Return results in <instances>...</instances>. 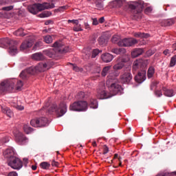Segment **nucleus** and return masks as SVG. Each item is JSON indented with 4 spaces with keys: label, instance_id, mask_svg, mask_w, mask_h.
I'll return each mask as SVG.
<instances>
[{
    "label": "nucleus",
    "instance_id": "obj_1",
    "mask_svg": "<svg viewBox=\"0 0 176 176\" xmlns=\"http://www.w3.org/2000/svg\"><path fill=\"white\" fill-rule=\"evenodd\" d=\"M148 64L149 60L148 59H137L133 62V69L134 71H137L140 68L143 69L135 76V80L137 83H142L146 79V70H145V68L148 67Z\"/></svg>",
    "mask_w": 176,
    "mask_h": 176
},
{
    "label": "nucleus",
    "instance_id": "obj_2",
    "mask_svg": "<svg viewBox=\"0 0 176 176\" xmlns=\"http://www.w3.org/2000/svg\"><path fill=\"white\" fill-rule=\"evenodd\" d=\"M54 49L46 50L43 51L44 54L50 58L56 56V53L64 54L69 52V47L65 46L61 41H56L53 44Z\"/></svg>",
    "mask_w": 176,
    "mask_h": 176
},
{
    "label": "nucleus",
    "instance_id": "obj_3",
    "mask_svg": "<svg viewBox=\"0 0 176 176\" xmlns=\"http://www.w3.org/2000/svg\"><path fill=\"white\" fill-rule=\"evenodd\" d=\"M113 43H117V45L121 47H130L134 46L136 43H138V41L133 38H125L120 39V36L118 35L113 36L111 38Z\"/></svg>",
    "mask_w": 176,
    "mask_h": 176
},
{
    "label": "nucleus",
    "instance_id": "obj_4",
    "mask_svg": "<svg viewBox=\"0 0 176 176\" xmlns=\"http://www.w3.org/2000/svg\"><path fill=\"white\" fill-rule=\"evenodd\" d=\"M16 80H4L0 82V93L5 94L6 93H12L14 90Z\"/></svg>",
    "mask_w": 176,
    "mask_h": 176
},
{
    "label": "nucleus",
    "instance_id": "obj_5",
    "mask_svg": "<svg viewBox=\"0 0 176 176\" xmlns=\"http://www.w3.org/2000/svg\"><path fill=\"white\" fill-rule=\"evenodd\" d=\"M67 104L62 102L59 104L58 107H57V104H52L48 109V113H53V112H55L58 118H61V116H64V115L67 113Z\"/></svg>",
    "mask_w": 176,
    "mask_h": 176
},
{
    "label": "nucleus",
    "instance_id": "obj_6",
    "mask_svg": "<svg viewBox=\"0 0 176 176\" xmlns=\"http://www.w3.org/2000/svg\"><path fill=\"white\" fill-rule=\"evenodd\" d=\"M147 3L142 1V0H138L137 2H132L129 4L127 3L126 6H129V9L134 10L133 12L138 14V16H141V12H142L144 8L147 6Z\"/></svg>",
    "mask_w": 176,
    "mask_h": 176
},
{
    "label": "nucleus",
    "instance_id": "obj_7",
    "mask_svg": "<svg viewBox=\"0 0 176 176\" xmlns=\"http://www.w3.org/2000/svg\"><path fill=\"white\" fill-rule=\"evenodd\" d=\"M87 102L86 101H78L74 102L69 106L70 111H76L80 112L82 111H87Z\"/></svg>",
    "mask_w": 176,
    "mask_h": 176
},
{
    "label": "nucleus",
    "instance_id": "obj_8",
    "mask_svg": "<svg viewBox=\"0 0 176 176\" xmlns=\"http://www.w3.org/2000/svg\"><path fill=\"white\" fill-rule=\"evenodd\" d=\"M97 98L99 100H104L107 98H111L112 96L105 91V84L104 82H101L99 85V87L97 90Z\"/></svg>",
    "mask_w": 176,
    "mask_h": 176
},
{
    "label": "nucleus",
    "instance_id": "obj_9",
    "mask_svg": "<svg viewBox=\"0 0 176 176\" xmlns=\"http://www.w3.org/2000/svg\"><path fill=\"white\" fill-rule=\"evenodd\" d=\"M32 127H46L49 124V120L46 118L33 119L30 121Z\"/></svg>",
    "mask_w": 176,
    "mask_h": 176
},
{
    "label": "nucleus",
    "instance_id": "obj_10",
    "mask_svg": "<svg viewBox=\"0 0 176 176\" xmlns=\"http://www.w3.org/2000/svg\"><path fill=\"white\" fill-rule=\"evenodd\" d=\"M8 165L14 170H20L23 167V162L17 157H12L8 162Z\"/></svg>",
    "mask_w": 176,
    "mask_h": 176
},
{
    "label": "nucleus",
    "instance_id": "obj_11",
    "mask_svg": "<svg viewBox=\"0 0 176 176\" xmlns=\"http://www.w3.org/2000/svg\"><path fill=\"white\" fill-rule=\"evenodd\" d=\"M36 67L34 66H32L25 70H23L19 75L21 79H28L29 75H34L36 74Z\"/></svg>",
    "mask_w": 176,
    "mask_h": 176
},
{
    "label": "nucleus",
    "instance_id": "obj_12",
    "mask_svg": "<svg viewBox=\"0 0 176 176\" xmlns=\"http://www.w3.org/2000/svg\"><path fill=\"white\" fill-rule=\"evenodd\" d=\"M53 65L50 61H47L46 63H40L37 65H36V71L37 72H45V71H47V69H50Z\"/></svg>",
    "mask_w": 176,
    "mask_h": 176
},
{
    "label": "nucleus",
    "instance_id": "obj_13",
    "mask_svg": "<svg viewBox=\"0 0 176 176\" xmlns=\"http://www.w3.org/2000/svg\"><path fill=\"white\" fill-rule=\"evenodd\" d=\"M109 89L111 93H113L112 96H116V94H122V91H123V88H122V85H119L117 82L111 83Z\"/></svg>",
    "mask_w": 176,
    "mask_h": 176
},
{
    "label": "nucleus",
    "instance_id": "obj_14",
    "mask_svg": "<svg viewBox=\"0 0 176 176\" xmlns=\"http://www.w3.org/2000/svg\"><path fill=\"white\" fill-rule=\"evenodd\" d=\"M120 80L122 83L129 85L131 80H133V74L130 71L125 72L123 74L120 76Z\"/></svg>",
    "mask_w": 176,
    "mask_h": 176
},
{
    "label": "nucleus",
    "instance_id": "obj_15",
    "mask_svg": "<svg viewBox=\"0 0 176 176\" xmlns=\"http://www.w3.org/2000/svg\"><path fill=\"white\" fill-rule=\"evenodd\" d=\"M37 8V12H42V10H46V9H54L55 8L54 3H36Z\"/></svg>",
    "mask_w": 176,
    "mask_h": 176
},
{
    "label": "nucleus",
    "instance_id": "obj_16",
    "mask_svg": "<svg viewBox=\"0 0 176 176\" xmlns=\"http://www.w3.org/2000/svg\"><path fill=\"white\" fill-rule=\"evenodd\" d=\"M15 141L18 142V144H20L21 145H23V144H25V142H28V139L21 132H18L15 135Z\"/></svg>",
    "mask_w": 176,
    "mask_h": 176
},
{
    "label": "nucleus",
    "instance_id": "obj_17",
    "mask_svg": "<svg viewBox=\"0 0 176 176\" xmlns=\"http://www.w3.org/2000/svg\"><path fill=\"white\" fill-rule=\"evenodd\" d=\"M32 45H34V40L29 38L22 43L20 49L21 50H25L29 49V47H32Z\"/></svg>",
    "mask_w": 176,
    "mask_h": 176
},
{
    "label": "nucleus",
    "instance_id": "obj_18",
    "mask_svg": "<svg viewBox=\"0 0 176 176\" xmlns=\"http://www.w3.org/2000/svg\"><path fill=\"white\" fill-rule=\"evenodd\" d=\"M100 58L103 63H111L113 60V55L109 53H104L101 55Z\"/></svg>",
    "mask_w": 176,
    "mask_h": 176
},
{
    "label": "nucleus",
    "instance_id": "obj_19",
    "mask_svg": "<svg viewBox=\"0 0 176 176\" xmlns=\"http://www.w3.org/2000/svg\"><path fill=\"white\" fill-rule=\"evenodd\" d=\"M4 157L6 159H10V160L12 159V157H14V151L13 148H7L4 152H3Z\"/></svg>",
    "mask_w": 176,
    "mask_h": 176
},
{
    "label": "nucleus",
    "instance_id": "obj_20",
    "mask_svg": "<svg viewBox=\"0 0 176 176\" xmlns=\"http://www.w3.org/2000/svg\"><path fill=\"white\" fill-rule=\"evenodd\" d=\"M144 53V49L142 48H135L131 52V56L133 58H135L137 57H139V56H141Z\"/></svg>",
    "mask_w": 176,
    "mask_h": 176
},
{
    "label": "nucleus",
    "instance_id": "obj_21",
    "mask_svg": "<svg viewBox=\"0 0 176 176\" xmlns=\"http://www.w3.org/2000/svg\"><path fill=\"white\" fill-rule=\"evenodd\" d=\"M124 63H127V60L122 59L121 62H118L115 65H113V69H114V71L123 69V67H124Z\"/></svg>",
    "mask_w": 176,
    "mask_h": 176
},
{
    "label": "nucleus",
    "instance_id": "obj_22",
    "mask_svg": "<svg viewBox=\"0 0 176 176\" xmlns=\"http://www.w3.org/2000/svg\"><path fill=\"white\" fill-rule=\"evenodd\" d=\"M113 5H114L115 8H122V6H127V3L126 0H114Z\"/></svg>",
    "mask_w": 176,
    "mask_h": 176
},
{
    "label": "nucleus",
    "instance_id": "obj_23",
    "mask_svg": "<svg viewBox=\"0 0 176 176\" xmlns=\"http://www.w3.org/2000/svg\"><path fill=\"white\" fill-rule=\"evenodd\" d=\"M32 58L36 61H42V60H45V56H43L41 52L33 54L32 55Z\"/></svg>",
    "mask_w": 176,
    "mask_h": 176
},
{
    "label": "nucleus",
    "instance_id": "obj_24",
    "mask_svg": "<svg viewBox=\"0 0 176 176\" xmlns=\"http://www.w3.org/2000/svg\"><path fill=\"white\" fill-rule=\"evenodd\" d=\"M162 90L164 91V96H166V97L174 96V90L168 89L166 87H162Z\"/></svg>",
    "mask_w": 176,
    "mask_h": 176
},
{
    "label": "nucleus",
    "instance_id": "obj_25",
    "mask_svg": "<svg viewBox=\"0 0 176 176\" xmlns=\"http://www.w3.org/2000/svg\"><path fill=\"white\" fill-rule=\"evenodd\" d=\"M89 105L90 108H92L93 109H97L98 108V102L96 99H90Z\"/></svg>",
    "mask_w": 176,
    "mask_h": 176
},
{
    "label": "nucleus",
    "instance_id": "obj_26",
    "mask_svg": "<svg viewBox=\"0 0 176 176\" xmlns=\"http://www.w3.org/2000/svg\"><path fill=\"white\" fill-rule=\"evenodd\" d=\"M28 10L30 12V13H32V14H38V9L36 8V4H34L32 6H29L28 7Z\"/></svg>",
    "mask_w": 176,
    "mask_h": 176
},
{
    "label": "nucleus",
    "instance_id": "obj_27",
    "mask_svg": "<svg viewBox=\"0 0 176 176\" xmlns=\"http://www.w3.org/2000/svg\"><path fill=\"white\" fill-rule=\"evenodd\" d=\"M175 23V21L174 19H166L164 20L162 23V25L164 27H170V25H173Z\"/></svg>",
    "mask_w": 176,
    "mask_h": 176
},
{
    "label": "nucleus",
    "instance_id": "obj_28",
    "mask_svg": "<svg viewBox=\"0 0 176 176\" xmlns=\"http://www.w3.org/2000/svg\"><path fill=\"white\" fill-rule=\"evenodd\" d=\"M1 112H3V113H6V115H7L8 118H12V116H13V112H12V110H10V109L8 107H1Z\"/></svg>",
    "mask_w": 176,
    "mask_h": 176
},
{
    "label": "nucleus",
    "instance_id": "obj_29",
    "mask_svg": "<svg viewBox=\"0 0 176 176\" xmlns=\"http://www.w3.org/2000/svg\"><path fill=\"white\" fill-rule=\"evenodd\" d=\"M14 35H16V36H25L27 33L24 32V29H23V28H20L14 32Z\"/></svg>",
    "mask_w": 176,
    "mask_h": 176
},
{
    "label": "nucleus",
    "instance_id": "obj_30",
    "mask_svg": "<svg viewBox=\"0 0 176 176\" xmlns=\"http://www.w3.org/2000/svg\"><path fill=\"white\" fill-rule=\"evenodd\" d=\"M133 36L135 38H149V36H151V35H149V34L148 33H144V32H136L134 33Z\"/></svg>",
    "mask_w": 176,
    "mask_h": 176
},
{
    "label": "nucleus",
    "instance_id": "obj_31",
    "mask_svg": "<svg viewBox=\"0 0 176 176\" xmlns=\"http://www.w3.org/2000/svg\"><path fill=\"white\" fill-rule=\"evenodd\" d=\"M8 53L10 54V56H16L17 54V47L16 45L10 46L8 50Z\"/></svg>",
    "mask_w": 176,
    "mask_h": 176
},
{
    "label": "nucleus",
    "instance_id": "obj_32",
    "mask_svg": "<svg viewBox=\"0 0 176 176\" xmlns=\"http://www.w3.org/2000/svg\"><path fill=\"white\" fill-rule=\"evenodd\" d=\"M100 53H102V50H100L98 48L92 50L91 56V58H96Z\"/></svg>",
    "mask_w": 176,
    "mask_h": 176
},
{
    "label": "nucleus",
    "instance_id": "obj_33",
    "mask_svg": "<svg viewBox=\"0 0 176 176\" xmlns=\"http://www.w3.org/2000/svg\"><path fill=\"white\" fill-rule=\"evenodd\" d=\"M153 75H155V67H150L147 72V76L148 79H151V78H153Z\"/></svg>",
    "mask_w": 176,
    "mask_h": 176
},
{
    "label": "nucleus",
    "instance_id": "obj_34",
    "mask_svg": "<svg viewBox=\"0 0 176 176\" xmlns=\"http://www.w3.org/2000/svg\"><path fill=\"white\" fill-rule=\"evenodd\" d=\"M98 41L100 46H104V45L107 44V38H105V36H101L99 37Z\"/></svg>",
    "mask_w": 176,
    "mask_h": 176
},
{
    "label": "nucleus",
    "instance_id": "obj_35",
    "mask_svg": "<svg viewBox=\"0 0 176 176\" xmlns=\"http://www.w3.org/2000/svg\"><path fill=\"white\" fill-rule=\"evenodd\" d=\"M23 130L26 134H30L34 131V129L27 124L23 125Z\"/></svg>",
    "mask_w": 176,
    "mask_h": 176
},
{
    "label": "nucleus",
    "instance_id": "obj_36",
    "mask_svg": "<svg viewBox=\"0 0 176 176\" xmlns=\"http://www.w3.org/2000/svg\"><path fill=\"white\" fill-rule=\"evenodd\" d=\"M111 69V66H106L102 69L101 75L102 76H105L106 75H108V73L109 72Z\"/></svg>",
    "mask_w": 176,
    "mask_h": 176
},
{
    "label": "nucleus",
    "instance_id": "obj_37",
    "mask_svg": "<svg viewBox=\"0 0 176 176\" xmlns=\"http://www.w3.org/2000/svg\"><path fill=\"white\" fill-rule=\"evenodd\" d=\"M95 5H96V9H97L98 10H104V5L102 4V3L100 1H96Z\"/></svg>",
    "mask_w": 176,
    "mask_h": 176
},
{
    "label": "nucleus",
    "instance_id": "obj_38",
    "mask_svg": "<svg viewBox=\"0 0 176 176\" xmlns=\"http://www.w3.org/2000/svg\"><path fill=\"white\" fill-rule=\"evenodd\" d=\"M70 65L72 67L73 71H75V72H82L83 71V69L76 66V65L69 63Z\"/></svg>",
    "mask_w": 176,
    "mask_h": 176
},
{
    "label": "nucleus",
    "instance_id": "obj_39",
    "mask_svg": "<svg viewBox=\"0 0 176 176\" xmlns=\"http://www.w3.org/2000/svg\"><path fill=\"white\" fill-rule=\"evenodd\" d=\"M73 30L75 31V32H79V31H83V29H82V25L80 24H76V25L74 26Z\"/></svg>",
    "mask_w": 176,
    "mask_h": 176
},
{
    "label": "nucleus",
    "instance_id": "obj_40",
    "mask_svg": "<svg viewBox=\"0 0 176 176\" xmlns=\"http://www.w3.org/2000/svg\"><path fill=\"white\" fill-rule=\"evenodd\" d=\"M175 64H176V54L174 55V56L170 58L169 67H175Z\"/></svg>",
    "mask_w": 176,
    "mask_h": 176
},
{
    "label": "nucleus",
    "instance_id": "obj_41",
    "mask_svg": "<svg viewBox=\"0 0 176 176\" xmlns=\"http://www.w3.org/2000/svg\"><path fill=\"white\" fill-rule=\"evenodd\" d=\"M44 42L45 43H52L53 42V38L50 35H47L44 37Z\"/></svg>",
    "mask_w": 176,
    "mask_h": 176
},
{
    "label": "nucleus",
    "instance_id": "obj_42",
    "mask_svg": "<svg viewBox=\"0 0 176 176\" xmlns=\"http://www.w3.org/2000/svg\"><path fill=\"white\" fill-rule=\"evenodd\" d=\"M40 166L41 167V168H43L44 170H47V168H50V164L44 162L40 164Z\"/></svg>",
    "mask_w": 176,
    "mask_h": 176
},
{
    "label": "nucleus",
    "instance_id": "obj_43",
    "mask_svg": "<svg viewBox=\"0 0 176 176\" xmlns=\"http://www.w3.org/2000/svg\"><path fill=\"white\" fill-rule=\"evenodd\" d=\"M84 97H85V92L83 91L78 92L76 96V100H83Z\"/></svg>",
    "mask_w": 176,
    "mask_h": 176
},
{
    "label": "nucleus",
    "instance_id": "obj_44",
    "mask_svg": "<svg viewBox=\"0 0 176 176\" xmlns=\"http://www.w3.org/2000/svg\"><path fill=\"white\" fill-rule=\"evenodd\" d=\"M52 16V12L47 11L39 14V17L45 18Z\"/></svg>",
    "mask_w": 176,
    "mask_h": 176
},
{
    "label": "nucleus",
    "instance_id": "obj_45",
    "mask_svg": "<svg viewBox=\"0 0 176 176\" xmlns=\"http://www.w3.org/2000/svg\"><path fill=\"white\" fill-rule=\"evenodd\" d=\"M23 81L21 80H18L16 82V90H21V87H23Z\"/></svg>",
    "mask_w": 176,
    "mask_h": 176
},
{
    "label": "nucleus",
    "instance_id": "obj_46",
    "mask_svg": "<svg viewBox=\"0 0 176 176\" xmlns=\"http://www.w3.org/2000/svg\"><path fill=\"white\" fill-rule=\"evenodd\" d=\"M1 41L3 43V45H10V44H12V41H10L9 38H3Z\"/></svg>",
    "mask_w": 176,
    "mask_h": 176
},
{
    "label": "nucleus",
    "instance_id": "obj_47",
    "mask_svg": "<svg viewBox=\"0 0 176 176\" xmlns=\"http://www.w3.org/2000/svg\"><path fill=\"white\" fill-rule=\"evenodd\" d=\"M157 85H159V82H157V81L152 82L151 85V90H155V89H156V86H157Z\"/></svg>",
    "mask_w": 176,
    "mask_h": 176
},
{
    "label": "nucleus",
    "instance_id": "obj_48",
    "mask_svg": "<svg viewBox=\"0 0 176 176\" xmlns=\"http://www.w3.org/2000/svg\"><path fill=\"white\" fill-rule=\"evenodd\" d=\"M67 9H68V6H63L59 7L57 9V10L58 12H64V10H67Z\"/></svg>",
    "mask_w": 176,
    "mask_h": 176
},
{
    "label": "nucleus",
    "instance_id": "obj_49",
    "mask_svg": "<svg viewBox=\"0 0 176 176\" xmlns=\"http://www.w3.org/2000/svg\"><path fill=\"white\" fill-rule=\"evenodd\" d=\"M13 8H14L13 6H9L7 7L2 8V10H5L6 12H9L10 10H12Z\"/></svg>",
    "mask_w": 176,
    "mask_h": 176
},
{
    "label": "nucleus",
    "instance_id": "obj_50",
    "mask_svg": "<svg viewBox=\"0 0 176 176\" xmlns=\"http://www.w3.org/2000/svg\"><path fill=\"white\" fill-rule=\"evenodd\" d=\"M155 94L157 97H162V96H163V93L162 92V90H156L155 91Z\"/></svg>",
    "mask_w": 176,
    "mask_h": 176
},
{
    "label": "nucleus",
    "instance_id": "obj_51",
    "mask_svg": "<svg viewBox=\"0 0 176 176\" xmlns=\"http://www.w3.org/2000/svg\"><path fill=\"white\" fill-rule=\"evenodd\" d=\"M67 23H72L73 24H79V21L78 19H73V20H71V19H69L67 21Z\"/></svg>",
    "mask_w": 176,
    "mask_h": 176
},
{
    "label": "nucleus",
    "instance_id": "obj_52",
    "mask_svg": "<svg viewBox=\"0 0 176 176\" xmlns=\"http://www.w3.org/2000/svg\"><path fill=\"white\" fill-rule=\"evenodd\" d=\"M108 152H109V148H108V146H107V145H104V150H103V155H107Z\"/></svg>",
    "mask_w": 176,
    "mask_h": 176
},
{
    "label": "nucleus",
    "instance_id": "obj_53",
    "mask_svg": "<svg viewBox=\"0 0 176 176\" xmlns=\"http://www.w3.org/2000/svg\"><path fill=\"white\" fill-rule=\"evenodd\" d=\"M58 162H56V160H53L52 162V167H58Z\"/></svg>",
    "mask_w": 176,
    "mask_h": 176
},
{
    "label": "nucleus",
    "instance_id": "obj_54",
    "mask_svg": "<svg viewBox=\"0 0 176 176\" xmlns=\"http://www.w3.org/2000/svg\"><path fill=\"white\" fill-rule=\"evenodd\" d=\"M10 0H0V5H7Z\"/></svg>",
    "mask_w": 176,
    "mask_h": 176
},
{
    "label": "nucleus",
    "instance_id": "obj_55",
    "mask_svg": "<svg viewBox=\"0 0 176 176\" xmlns=\"http://www.w3.org/2000/svg\"><path fill=\"white\" fill-rule=\"evenodd\" d=\"M118 50H119V54H125L126 52V49L124 48H119Z\"/></svg>",
    "mask_w": 176,
    "mask_h": 176
},
{
    "label": "nucleus",
    "instance_id": "obj_56",
    "mask_svg": "<svg viewBox=\"0 0 176 176\" xmlns=\"http://www.w3.org/2000/svg\"><path fill=\"white\" fill-rule=\"evenodd\" d=\"M157 176H171V173H162L158 174Z\"/></svg>",
    "mask_w": 176,
    "mask_h": 176
},
{
    "label": "nucleus",
    "instance_id": "obj_57",
    "mask_svg": "<svg viewBox=\"0 0 176 176\" xmlns=\"http://www.w3.org/2000/svg\"><path fill=\"white\" fill-rule=\"evenodd\" d=\"M92 20H93V23H92L93 25H98L99 21L97 19V18H94L92 19Z\"/></svg>",
    "mask_w": 176,
    "mask_h": 176
},
{
    "label": "nucleus",
    "instance_id": "obj_58",
    "mask_svg": "<svg viewBox=\"0 0 176 176\" xmlns=\"http://www.w3.org/2000/svg\"><path fill=\"white\" fill-rule=\"evenodd\" d=\"M111 53H114V54H119V49H118V48L112 49Z\"/></svg>",
    "mask_w": 176,
    "mask_h": 176
},
{
    "label": "nucleus",
    "instance_id": "obj_59",
    "mask_svg": "<svg viewBox=\"0 0 176 176\" xmlns=\"http://www.w3.org/2000/svg\"><path fill=\"white\" fill-rule=\"evenodd\" d=\"M84 25H85V30H88V31L91 30L90 25H89L87 22H85Z\"/></svg>",
    "mask_w": 176,
    "mask_h": 176
},
{
    "label": "nucleus",
    "instance_id": "obj_60",
    "mask_svg": "<svg viewBox=\"0 0 176 176\" xmlns=\"http://www.w3.org/2000/svg\"><path fill=\"white\" fill-rule=\"evenodd\" d=\"M8 176H19V175L17 174V173L12 171V172H10Z\"/></svg>",
    "mask_w": 176,
    "mask_h": 176
},
{
    "label": "nucleus",
    "instance_id": "obj_61",
    "mask_svg": "<svg viewBox=\"0 0 176 176\" xmlns=\"http://www.w3.org/2000/svg\"><path fill=\"white\" fill-rule=\"evenodd\" d=\"M152 10H153L152 7H147L145 9V12L146 13H151V12H152Z\"/></svg>",
    "mask_w": 176,
    "mask_h": 176
},
{
    "label": "nucleus",
    "instance_id": "obj_62",
    "mask_svg": "<svg viewBox=\"0 0 176 176\" xmlns=\"http://www.w3.org/2000/svg\"><path fill=\"white\" fill-rule=\"evenodd\" d=\"M98 21L100 24H102L105 21V18H104V16H102L99 19Z\"/></svg>",
    "mask_w": 176,
    "mask_h": 176
},
{
    "label": "nucleus",
    "instance_id": "obj_63",
    "mask_svg": "<svg viewBox=\"0 0 176 176\" xmlns=\"http://www.w3.org/2000/svg\"><path fill=\"white\" fill-rule=\"evenodd\" d=\"M16 109H18L19 111H23V109H24V107L21 105H18L16 106Z\"/></svg>",
    "mask_w": 176,
    "mask_h": 176
},
{
    "label": "nucleus",
    "instance_id": "obj_64",
    "mask_svg": "<svg viewBox=\"0 0 176 176\" xmlns=\"http://www.w3.org/2000/svg\"><path fill=\"white\" fill-rule=\"evenodd\" d=\"M163 53L164 56H167V54H170V50L168 49H166L163 52Z\"/></svg>",
    "mask_w": 176,
    "mask_h": 176
}]
</instances>
